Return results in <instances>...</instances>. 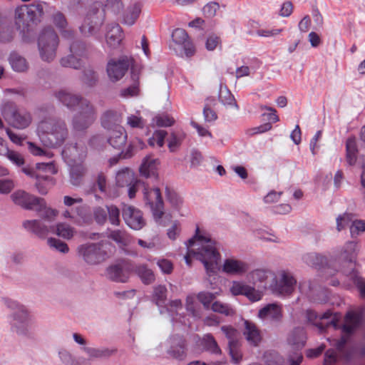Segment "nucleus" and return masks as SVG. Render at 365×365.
<instances>
[{
	"label": "nucleus",
	"instance_id": "obj_1",
	"mask_svg": "<svg viewBox=\"0 0 365 365\" xmlns=\"http://www.w3.org/2000/svg\"><path fill=\"white\" fill-rule=\"evenodd\" d=\"M198 230L197 228L195 236L187 242L188 250L185 256V262L190 265V256L195 257L203 263L207 274L211 277L216 273L221 255L218 252L217 242L211 238L199 235Z\"/></svg>",
	"mask_w": 365,
	"mask_h": 365
},
{
	"label": "nucleus",
	"instance_id": "obj_2",
	"mask_svg": "<svg viewBox=\"0 0 365 365\" xmlns=\"http://www.w3.org/2000/svg\"><path fill=\"white\" fill-rule=\"evenodd\" d=\"M37 133L43 145L49 148L61 146L69 135L66 121L61 118H46L39 122Z\"/></svg>",
	"mask_w": 365,
	"mask_h": 365
},
{
	"label": "nucleus",
	"instance_id": "obj_3",
	"mask_svg": "<svg viewBox=\"0 0 365 365\" xmlns=\"http://www.w3.org/2000/svg\"><path fill=\"white\" fill-rule=\"evenodd\" d=\"M6 306L12 311L9 317L11 330L20 336L33 339L34 331L32 322L24 306L11 300L6 302Z\"/></svg>",
	"mask_w": 365,
	"mask_h": 365
},
{
	"label": "nucleus",
	"instance_id": "obj_4",
	"mask_svg": "<svg viewBox=\"0 0 365 365\" xmlns=\"http://www.w3.org/2000/svg\"><path fill=\"white\" fill-rule=\"evenodd\" d=\"M108 245L109 243L104 240H101L96 243H85L78 247V255L87 264H97L108 257L106 250Z\"/></svg>",
	"mask_w": 365,
	"mask_h": 365
},
{
	"label": "nucleus",
	"instance_id": "obj_5",
	"mask_svg": "<svg viewBox=\"0 0 365 365\" xmlns=\"http://www.w3.org/2000/svg\"><path fill=\"white\" fill-rule=\"evenodd\" d=\"M1 114L10 125L17 129L29 127L32 121L29 112L19 109L14 103L10 101L2 105Z\"/></svg>",
	"mask_w": 365,
	"mask_h": 365
},
{
	"label": "nucleus",
	"instance_id": "obj_6",
	"mask_svg": "<svg viewBox=\"0 0 365 365\" xmlns=\"http://www.w3.org/2000/svg\"><path fill=\"white\" fill-rule=\"evenodd\" d=\"M58 45V37L54 30L48 27L44 29L38 39V48L41 58L43 61H53Z\"/></svg>",
	"mask_w": 365,
	"mask_h": 365
},
{
	"label": "nucleus",
	"instance_id": "obj_7",
	"mask_svg": "<svg viewBox=\"0 0 365 365\" xmlns=\"http://www.w3.org/2000/svg\"><path fill=\"white\" fill-rule=\"evenodd\" d=\"M297 280L292 274L287 270L274 273L273 279L269 284V289L276 295L289 296L296 287Z\"/></svg>",
	"mask_w": 365,
	"mask_h": 365
},
{
	"label": "nucleus",
	"instance_id": "obj_8",
	"mask_svg": "<svg viewBox=\"0 0 365 365\" xmlns=\"http://www.w3.org/2000/svg\"><path fill=\"white\" fill-rule=\"evenodd\" d=\"M43 14V5L41 3L23 5L15 10V24L18 29H24L30 21H39Z\"/></svg>",
	"mask_w": 365,
	"mask_h": 365
},
{
	"label": "nucleus",
	"instance_id": "obj_9",
	"mask_svg": "<svg viewBox=\"0 0 365 365\" xmlns=\"http://www.w3.org/2000/svg\"><path fill=\"white\" fill-rule=\"evenodd\" d=\"M96 118V111L89 101H83L82 106L72 118V126L76 131H83L88 128Z\"/></svg>",
	"mask_w": 365,
	"mask_h": 365
},
{
	"label": "nucleus",
	"instance_id": "obj_10",
	"mask_svg": "<svg viewBox=\"0 0 365 365\" xmlns=\"http://www.w3.org/2000/svg\"><path fill=\"white\" fill-rule=\"evenodd\" d=\"M305 317L307 322L317 327L320 332L324 331L329 326L335 329L338 327L339 316L336 313L333 314L330 310L318 315L314 310L307 309L305 312Z\"/></svg>",
	"mask_w": 365,
	"mask_h": 365
},
{
	"label": "nucleus",
	"instance_id": "obj_11",
	"mask_svg": "<svg viewBox=\"0 0 365 365\" xmlns=\"http://www.w3.org/2000/svg\"><path fill=\"white\" fill-rule=\"evenodd\" d=\"M305 332L304 329L297 327L294 329L287 338V342L295 351L292 354H289L288 360L289 365H299L303 359L302 353L299 351L302 349L305 344Z\"/></svg>",
	"mask_w": 365,
	"mask_h": 365
},
{
	"label": "nucleus",
	"instance_id": "obj_12",
	"mask_svg": "<svg viewBox=\"0 0 365 365\" xmlns=\"http://www.w3.org/2000/svg\"><path fill=\"white\" fill-rule=\"evenodd\" d=\"M143 195L145 204L150 208L154 218L160 220L164 214V207L160 189L144 187Z\"/></svg>",
	"mask_w": 365,
	"mask_h": 365
},
{
	"label": "nucleus",
	"instance_id": "obj_13",
	"mask_svg": "<svg viewBox=\"0 0 365 365\" xmlns=\"http://www.w3.org/2000/svg\"><path fill=\"white\" fill-rule=\"evenodd\" d=\"M133 269V263L125 261L108 267L106 274L108 278L113 282L125 283L128 281Z\"/></svg>",
	"mask_w": 365,
	"mask_h": 365
},
{
	"label": "nucleus",
	"instance_id": "obj_14",
	"mask_svg": "<svg viewBox=\"0 0 365 365\" xmlns=\"http://www.w3.org/2000/svg\"><path fill=\"white\" fill-rule=\"evenodd\" d=\"M122 216L125 224L133 230H139L145 225L142 212L132 205H123Z\"/></svg>",
	"mask_w": 365,
	"mask_h": 365
},
{
	"label": "nucleus",
	"instance_id": "obj_15",
	"mask_svg": "<svg viewBox=\"0 0 365 365\" xmlns=\"http://www.w3.org/2000/svg\"><path fill=\"white\" fill-rule=\"evenodd\" d=\"M53 96L59 103L71 111L74 110L77 107L81 106L83 101H88L81 96L66 89L55 91Z\"/></svg>",
	"mask_w": 365,
	"mask_h": 365
},
{
	"label": "nucleus",
	"instance_id": "obj_16",
	"mask_svg": "<svg viewBox=\"0 0 365 365\" xmlns=\"http://www.w3.org/2000/svg\"><path fill=\"white\" fill-rule=\"evenodd\" d=\"M23 228L41 239L54 232V225H48L41 220H26L22 222Z\"/></svg>",
	"mask_w": 365,
	"mask_h": 365
},
{
	"label": "nucleus",
	"instance_id": "obj_17",
	"mask_svg": "<svg viewBox=\"0 0 365 365\" xmlns=\"http://www.w3.org/2000/svg\"><path fill=\"white\" fill-rule=\"evenodd\" d=\"M357 255V245L354 242H346L340 255L339 259L342 260L346 264L341 267V271L344 274V271L355 272L356 258Z\"/></svg>",
	"mask_w": 365,
	"mask_h": 365
},
{
	"label": "nucleus",
	"instance_id": "obj_18",
	"mask_svg": "<svg viewBox=\"0 0 365 365\" xmlns=\"http://www.w3.org/2000/svg\"><path fill=\"white\" fill-rule=\"evenodd\" d=\"M130 66L127 57L118 60L111 59L107 64V73L112 81H117L123 78Z\"/></svg>",
	"mask_w": 365,
	"mask_h": 365
},
{
	"label": "nucleus",
	"instance_id": "obj_19",
	"mask_svg": "<svg viewBox=\"0 0 365 365\" xmlns=\"http://www.w3.org/2000/svg\"><path fill=\"white\" fill-rule=\"evenodd\" d=\"M10 198L16 205L24 210H33L39 197L24 190H18L10 195Z\"/></svg>",
	"mask_w": 365,
	"mask_h": 365
},
{
	"label": "nucleus",
	"instance_id": "obj_20",
	"mask_svg": "<svg viewBox=\"0 0 365 365\" xmlns=\"http://www.w3.org/2000/svg\"><path fill=\"white\" fill-rule=\"evenodd\" d=\"M274 272L268 269H256L249 274L250 281L259 289H269L268 279L272 280Z\"/></svg>",
	"mask_w": 365,
	"mask_h": 365
},
{
	"label": "nucleus",
	"instance_id": "obj_21",
	"mask_svg": "<svg viewBox=\"0 0 365 365\" xmlns=\"http://www.w3.org/2000/svg\"><path fill=\"white\" fill-rule=\"evenodd\" d=\"M170 346L167 353L175 359L182 361L187 356L185 340L180 336H173L170 339Z\"/></svg>",
	"mask_w": 365,
	"mask_h": 365
},
{
	"label": "nucleus",
	"instance_id": "obj_22",
	"mask_svg": "<svg viewBox=\"0 0 365 365\" xmlns=\"http://www.w3.org/2000/svg\"><path fill=\"white\" fill-rule=\"evenodd\" d=\"M107 141L108 144L115 150H122L125 147L128 135L125 128L122 126H118L108 130Z\"/></svg>",
	"mask_w": 365,
	"mask_h": 365
},
{
	"label": "nucleus",
	"instance_id": "obj_23",
	"mask_svg": "<svg viewBox=\"0 0 365 365\" xmlns=\"http://www.w3.org/2000/svg\"><path fill=\"white\" fill-rule=\"evenodd\" d=\"M249 269V264L235 258H227L224 261L222 271L230 275H242Z\"/></svg>",
	"mask_w": 365,
	"mask_h": 365
},
{
	"label": "nucleus",
	"instance_id": "obj_24",
	"mask_svg": "<svg viewBox=\"0 0 365 365\" xmlns=\"http://www.w3.org/2000/svg\"><path fill=\"white\" fill-rule=\"evenodd\" d=\"M62 155L70 163L81 161L86 155V148L78 143L66 145L62 151Z\"/></svg>",
	"mask_w": 365,
	"mask_h": 365
},
{
	"label": "nucleus",
	"instance_id": "obj_25",
	"mask_svg": "<svg viewBox=\"0 0 365 365\" xmlns=\"http://www.w3.org/2000/svg\"><path fill=\"white\" fill-rule=\"evenodd\" d=\"M34 211L36 212L43 222H53L58 215V211L48 207L43 198L39 197L36 203Z\"/></svg>",
	"mask_w": 365,
	"mask_h": 365
},
{
	"label": "nucleus",
	"instance_id": "obj_26",
	"mask_svg": "<svg viewBox=\"0 0 365 365\" xmlns=\"http://www.w3.org/2000/svg\"><path fill=\"white\" fill-rule=\"evenodd\" d=\"M244 324L245 329L243 335L246 340L252 346H258L262 340V335L259 329L255 323L248 320H245Z\"/></svg>",
	"mask_w": 365,
	"mask_h": 365
},
{
	"label": "nucleus",
	"instance_id": "obj_27",
	"mask_svg": "<svg viewBox=\"0 0 365 365\" xmlns=\"http://www.w3.org/2000/svg\"><path fill=\"white\" fill-rule=\"evenodd\" d=\"M158 160L153 157L148 155L146 156L139 168L140 173L142 176L146 178H153L156 180L158 178L157 166Z\"/></svg>",
	"mask_w": 365,
	"mask_h": 365
},
{
	"label": "nucleus",
	"instance_id": "obj_28",
	"mask_svg": "<svg viewBox=\"0 0 365 365\" xmlns=\"http://www.w3.org/2000/svg\"><path fill=\"white\" fill-rule=\"evenodd\" d=\"M121 122L122 115L116 110H107L101 117V125L108 130L121 126Z\"/></svg>",
	"mask_w": 365,
	"mask_h": 365
},
{
	"label": "nucleus",
	"instance_id": "obj_29",
	"mask_svg": "<svg viewBox=\"0 0 365 365\" xmlns=\"http://www.w3.org/2000/svg\"><path fill=\"white\" fill-rule=\"evenodd\" d=\"M258 317L262 319L279 322L282 317V309L276 304H269L259 309Z\"/></svg>",
	"mask_w": 365,
	"mask_h": 365
},
{
	"label": "nucleus",
	"instance_id": "obj_30",
	"mask_svg": "<svg viewBox=\"0 0 365 365\" xmlns=\"http://www.w3.org/2000/svg\"><path fill=\"white\" fill-rule=\"evenodd\" d=\"M134 272L140 279L144 284H153L155 280V276L153 271L145 264H133Z\"/></svg>",
	"mask_w": 365,
	"mask_h": 365
},
{
	"label": "nucleus",
	"instance_id": "obj_31",
	"mask_svg": "<svg viewBox=\"0 0 365 365\" xmlns=\"http://www.w3.org/2000/svg\"><path fill=\"white\" fill-rule=\"evenodd\" d=\"M144 145L145 144L143 141L141 139L136 138L134 140L130 142L126 149L122 150L121 152L119 153L118 158H113L110 159V161L111 163H113V161L117 163L118 159L130 158L134 155L138 149H143Z\"/></svg>",
	"mask_w": 365,
	"mask_h": 365
},
{
	"label": "nucleus",
	"instance_id": "obj_32",
	"mask_svg": "<svg viewBox=\"0 0 365 365\" xmlns=\"http://www.w3.org/2000/svg\"><path fill=\"white\" fill-rule=\"evenodd\" d=\"M361 322V315L354 311L348 312L345 316V322L342 331L348 335L351 334Z\"/></svg>",
	"mask_w": 365,
	"mask_h": 365
},
{
	"label": "nucleus",
	"instance_id": "obj_33",
	"mask_svg": "<svg viewBox=\"0 0 365 365\" xmlns=\"http://www.w3.org/2000/svg\"><path fill=\"white\" fill-rule=\"evenodd\" d=\"M141 7V4L138 2L128 6L123 12L122 23L128 26L133 25L140 16Z\"/></svg>",
	"mask_w": 365,
	"mask_h": 365
},
{
	"label": "nucleus",
	"instance_id": "obj_34",
	"mask_svg": "<svg viewBox=\"0 0 365 365\" xmlns=\"http://www.w3.org/2000/svg\"><path fill=\"white\" fill-rule=\"evenodd\" d=\"M106 38V42L110 47L115 48L118 46L123 38L120 26L117 24L109 26Z\"/></svg>",
	"mask_w": 365,
	"mask_h": 365
},
{
	"label": "nucleus",
	"instance_id": "obj_35",
	"mask_svg": "<svg viewBox=\"0 0 365 365\" xmlns=\"http://www.w3.org/2000/svg\"><path fill=\"white\" fill-rule=\"evenodd\" d=\"M81 349L87 354L89 359H106L113 355L116 350L106 347L94 348L83 346Z\"/></svg>",
	"mask_w": 365,
	"mask_h": 365
},
{
	"label": "nucleus",
	"instance_id": "obj_36",
	"mask_svg": "<svg viewBox=\"0 0 365 365\" xmlns=\"http://www.w3.org/2000/svg\"><path fill=\"white\" fill-rule=\"evenodd\" d=\"M9 61L12 69L16 72L24 73L29 69L26 59L15 51L10 53Z\"/></svg>",
	"mask_w": 365,
	"mask_h": 365
},
{
	"label": "nucleus",
	"instance_id": "obj_37",
	"mask_svg": "<svg viewBox=\"0 0 365 365\" xmlns=\"http://www.w3.org/2000/svg\"><path fill=\"white\" fill-rule=\"evenodd\" d=\"M302 260L310 267L316 268L323 267L327 264V257L319 253L309 252L303 255Z\"/></svg>",
	"mask_w": 365,
	"mask_h": 365
},
{
	"label": "nucleus",
	"instance_id": "obj_38",
	"mask_svg": "<svg viewBox=\"0 0 365 365\" xmlns=\"http://www.w3.org/2000/svg\"><path fill=\"white\" fill-rule=\"evenodd\" d=\"M218 98L220 102L224 106L234 107L236 110L239 109L234 96L226 86L222 87L220 86Z\"/></svg>",
	"mask_w": 365,
	"mask_h": 365
},
{
	"label": "nucleus",
	"instance_id": "obj_39",
	"mask_svg": "<svg viewBox=\"0 0 365 365\" xmlns=\"http://www.w3.org/2000/svg\"><path fill=\"white\" fill-rule=\"evenodd\" d=\"M115 180L117 185L123 187L130 185L135 179L134 173L128 168H125L117 173Z\"/></svg>",
	"mask_w": 365,
	"mask_h": 365
},
{
	"label": "nucleus",
	"instance_id": "obj_40",
	"mask_svg": "<svg viewBox=\"0 0 365 365\" xmlns=\"http://www.w3.org/2000/svg\"><path fill=\"white\" fill-rule=\"evenodd\" d=\"M201 344L207 351H209L211 354L219 355L222 353L216 340L210 334H207L203 336L201 341Z\"/></svg>",
	"mask_w": 365,
	"mask_h": 365
},
{
	"label": "nucleus",
	"instance_id": "obj_41",
	"mask_svg": "<svg viewBox=\"0 0 365 365\" xmlns=\"http://www.w3.org/2000/svg\"><path fill=\"white\" fill-rule=\"evenodd\" d=\"M75 232V229L71 225L59 222L54 225V232L52 233L63 239L70 240L73 237Z\"/></svg>",
	"mask_w": 365,
	"mask_h": 365
},
{
	"label": "nucleus",
	"instance_id": "obj_42",
	"mask_svg": "<svg viewBox=\"0 0 365 365\" xmlns=\"http://www.w3.org/2000/svg\"><path fill=\"white\" fill-rule=\"evenodd\" d=\"M60 64L63 67L71 68L76 70H78L83 67V62L81 58H78L70 52V54H68L67 56L61 58Z\"/></svg>",
	"mask_w": 365,
	"mask_h": 365
},
{
	"label": "nucleus",
	"instance_id": "obj_43",
	"mask_svg": "<svg viewBox=\"0 0 365 365\" xmlns=\"http://www.w3.org/2000/svg\"><path fill=\"white\" fill-rule=\"evenodd\" d=\"M70 52L82 59L88 56V47L83 41H75L70 45Z\"/></svg>",
	"mask_w": 365,
	"mask_h": 365
},
{
	"label": "nucleus",
	"instance_id": "obj_44",
	"mask_svg": "<svg viewBox=\"0 0 365 365\" xmlns=\"http://www.w3.org/2000/svg\"><path fill=\"white\" fill-rule=\"evenodd\" d=\"M167 299V289L163 285H158L154 288L153 300L159 307L165 305Z\"/></svg>",
	"mask_w": 365,
	"mask_h": 365
},
{
	"label": "nucleus",
	"instance_id": "obj_45",
	"mask_svg": "<svg viewBox=\"0 0 365 365\" xmlns=\"http://www.w3.org/2000/svg\"><path fill=\"white\" fill-rule=\"evenodd\" d=\"M108 237L123 245H126L129 242V236L127 232L123 230L110 231L108 235Z\"/></svg>",
	"mask_w": 365,
	"mask_h": 365
},
{
	"label": "nucleus",
	"instance_id": "obj_46",
	"mask_svg": "<svg viewBox=\"0 0 365 365\" xmlns=\"http://www.w3.org/2000/svg\"><path fill=\"white\" fill-rule=\"evenodd\" d=\"M84 174V168L82 165H78L73 166L70 172V182L73 185L78 186L81 185Z\"/></svg>",
	"mask_w": 365,
	"mask_h": 365
},
{
	"label": "nucleus",
	"instance_id": "obj_47",
	"mask_svg": "<svg viewBox=\"0 0 365 365\" xmlns=\"http://www.w3.org/2000/svg\"><path fill=\"white\" fill-rule=\"evenodd\" d=\"M344 274L350 277L359 291L361 297L365 298V282L363 281V279L358 275L357 272L344 271Z\"/></svg>",
	"mask_w": 365,
	"mask_h": 365
},
{
	"label": "nucleus",
	"instance_id": "obj_48",
	"mask_svg": "<svg viewBox=\"0 0 365 365\" xmlns=\"http://www.w3.org/2000/svg\"><path fill=\"white\" fill-rule=\"evenodd\" d=\"M211 309L214 312H217L225 316H232L235 314L234 309L227 304H224L219 301L212 303Z\"/></svg>",
	"mask_w": 365,
	"mask_h": 365
},
{
	"label": "nucleus",
	"instance_id": "obj_49",
	"mask_svg": "<svg viewBox=\"0 0 365 365\" xmlns=\"http://www.w3.org/2000/svg\"><path fill=\"white\" fill-rule=\"evenodd\" d=\"M123 8V5L120 0H106L104 11L117 15L120 13Z\"/></svg>",
	"mask_w": 365,
	"mask_h": 365
},
{
	"label": "nucleus",
	"instance_id": "obj_50",
	"mask_svg": "<svg viewBox=\"0 0 365 365\" xmlns=\"http://www.w3.org/2000/svg\"><path fill=\"white\" fill-rule=\"evenodd\" d=\"M217 293L208 292H200L197 294V298L202 304L205 309H211V303L215 299Z\"/></svg>",
	"mask_w": 365,
	"mask_h": 365
},
{
	"label": "nucleus",
	"instance_id": "obj_51",
	"mask_svg": "<svg viewBox=\"0 0 365 365\" xmlns=\"http://www.w3.org/2000/svg\"><path fill=\"white\" fill-rule=\"evenodd\" d=\"M58 357L64 365H79L78 361L65 349L58 351Z\"/></svg>",
	"mask_w": 365,
	"mask_h": 365
},
{
	"label": "nucleus",
	"instance_id": "obj_52",
	"mask_svg": "<svg viewBox=\"0 0 365 365\" xmlns=\"http://www.w3.org/2000/svg\"><path fill=\"white\" fill-rule=\"evenodd\" d=\"M108 220L110 224L118 226L120 225V210L113 205H106Z\"/></svg>",
	"mask_w": 365,
	"mask_h": 365
},
{
	"label": "nucleus",
	"instance_id": "obj_53",
	"mask_svg": "<svg viewBox=\"0 0 365 365\" xmlns=\"http://www.w3.org/2000/svg\"><path fill=\"white\" fill-rule=\"evenodd\" d=\"M127 125L132 128H143L145 125V120L137 114H131L127 117Z\"/></svg>",
	"mask_w": 365,
	"mask_h": 365
},
{
	"label": "nucleus",
	"instance_id": "obj_54",
	"mask_svg": "<svg viewBox=\"0 0 365 365\" xmlns=\"http://www.w3.org/2000/svg\"><path fill=\"white\" fill-rule=\"evenodd\" d=\"M53 184V179L48 176L41 175L38 180H36V187L38 192L41 195H46L48 192V187L47 183Z\"/></svg>",
	"mask_w": 365,
	"mask_h": 365
},
{
	"label": "nucleus",
	"instance_id": "obj_55",
	"mask_svg": "<svg viewBox=\"0 0 365 365\" xmlns=\"http://www.w3.org/2000/svg\"><path fill=\"white\" fill-rule=\"evenodd\" d=\"M47 243L50 246V247L61 253H67L69 250L68 246L66 242H62L56 238H48L47 240Z\"/></svg>",
	"mask_w": 365,
	"mask_h": 365
},
{
	"label": "nucleus",
	"instance_id": "obj_56",
	"mask_svg": "<svg viewBox=\"0 0 365 365\" xmlns=\"http://www.w3.org/2000/svg\"><path fill=\"white\" fill-rule=\"evenodd\" d=\"M14 32L12 26L8 25H0V42L8 43L14 38Z\"/></svg>",
	"mask_w": 365,
	"mask_h": 365
},
{
	"label": "nucleus",
	"instance_id": "obj_57",
	"mask_svg": "<svg viewBox=\"0 0 365 365\" xmlns=\"http://www.w3.org/2000/svg\"><path fill=\"white\" fill-rule=\"evenodd\" d=\"M221 330L228 339V346L232 345V342L235 344L240 343L237 339L238 332L235 328L231 326H222Z\"/></svg>",
	"mask_w": 365,
	"mask_h": 365
},
{
	"label": "nucleus",
	"instance_id": "obj_58",
	"mask_svg": "<svg viewBox=\"0 0 365 365\" xmlns=\"http://www.w3.org/2000/svg\"><path fill=\"white\" fill-rule=\"evenodd\" d=\"M28 148L29 152L34 155L46 156L48 158H51L53 156V153L51 151L43 150L31 142H28Z\"/></svg>",
	"mask_w": 365,
	"mask_h": 365
},
{
	"label": "nucleus",
	"instance_id": "obj_59",
	"mask_svg": "<svg viewBox=\"0 0 365 365\" xmlns=\"http://www.w3.org/2000/svg\"><path fill=\"white\" fill-rule=\"evenodd\" d=\"M6 157L16 165L20 167L25 164V160L21 154L14 150H5Z\"/></svg>",
	"mask_w": 365,
	"mask_h": 365
},
{
	"label": "nucleus",
	"instance_id": "obj_60",
	"mask_svg": "<svg viewBox=\"0 0 365 365\" xmlns=\"http://www.w3.org/2000/svg\"><path fill=\"white\" fill-rule=\"evenodd\" d=\"M172 38L173 41L179 45H182L188 41V35L182 29H175L172 34Z\"/></svg>",
	"mask_w": 365,
	"mask_h": 365
},
{
	"label": "nucleus",
	"instance_id": "obj_61",
	"mask_svg": "<svg viewBox=\"0 0 365 365\" xmlns=\"http://www.w3.org/2000/svg\"><path fill=\"white\" fill-rule=\"evenodd\" d=\"M186 310L195 318L201 317L200 308L195 303L192 297L187 298Z\"/></svg>",
	"mask_w": 365,
	"mask_h": 365
},
{
	"label": "nucleus",
	"instance_id": "obj_62",
	"mask_svg": "<svg viewBox=\"0 0 365 365\" xmlns=\"http://www.w3.org/2000/svg\"><path fill=\"white\" fill-rule=\"evenodd\" d=\"M260 289H261L259 288L256 289L254 287L248 285L245 296L252 302H257L260 300L263 296V291Z\"/></svg>",
	"mask_w": 365,
	"mask_h": 365
},
{
	"label": "nucleus",
	"instance_id": "obj_63",
	"mask_svg": "<svg viewBox=\"0 0 365 365\" xmlns=\"http://www.w3.org/2000/svg\"><path fill=\"white\" fill-rule=\"evenodd\" d=\"M98 79L96 73L91 68H85L83 71L82 81L88 86H93Z\"/></svg>",
	"mask_w": 365,
	"mask_h": 365
},
{
	"label": "nucleus",
	"instance_id": "obj_64",
	"mask_svg": "<svg viewBox=\"0 0 365 365\" xmlns=\"http://www.w3.org/2000/svg\"><path fill=\"white\" fill-rule=\"evenodd\" d=\"M107 209L101 207H96L93 210V217L97 224L103 225L107 220Z\"/></svg>",
	"mask_w": 365,
	"mask_h": 365
}]
</instances>
